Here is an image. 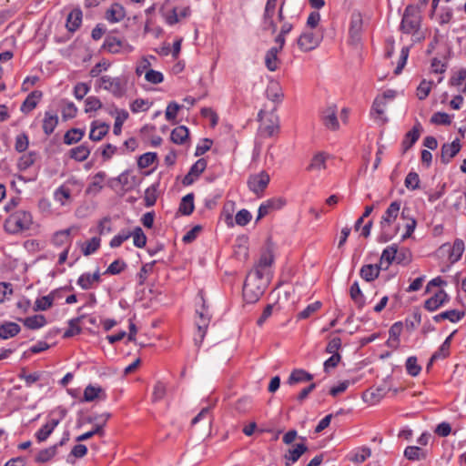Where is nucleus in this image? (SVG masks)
Listing matches in <instances>:
<instances>
[{
	"mask_svg": "<svg viewBox=\"0 0 466 466\" xmlns=\"http://www.w3.org/2000/svg\"><path fill=\"white\" fill-rule=\"evenodd\" d=\"M32 223L33 218L31 213L20 209L11 214L5 219L4 228L9 234H17L29 229Z\"/></svg>",
	"mask_w": 466,
	"mask_h": 466,
	"instance_id": "nucleus-1",
	"label": "nucleus"
},
{
	"mask_svg": "<svg viewBox=\"0 0 466 466\" xmlns=\"http://www.w3.org/2000/svg\"><path fill=\"white\" fill-rule=\"evenodd\" d=\"M266 284L263 279L248 273L243 286V299L247 303H255L264 294Z\"/></svg>",
	"mask_w": 466,
	"mask_h": 466,
	"instance_id": "nucleus-2",
	"label": "nucleus"
},
{
	"mask_svg": "<svg viewBox=\"0 0 466 466\" xmlns=\"http://www.w3.org/2000/svg\"><path fill=\"white\" fill-rule=\"evenodd\" d=\"M421 23V15L419 9L413 5H408L403 13L400 29L404 34H415L419 31Z\"/></svg>",
	"mask_w": 466,
	"mask_h": 466,
	"instance_id": "nucleus-3",
	"label": "nucleus"
},
{
	"mask_svg": "<svg viewBox=\"0 0 466 466\" xmlns=\"http://www.w3.org/2000/svg\"><path fill=\"white\" fill-rule=\"evenodd\" d=\"M101 50H105L112 55L129 54L133 52L134 46L126 39L119 38L110 32L106 35Z\"/></svg>",
	"mask_w": 466,
	"mask_h": 466,
	"instance_id": "nucleus-4",
	"label": "nucleus"
},
{
	"mask_svg": "<svg viewBox=\"0 0 466 466\" xmlns=\"http://www.w3.org/2000/svg\"><path fill=\"white\" fill-rule=\"evenodd\" d=\"M100 86L110 92L115 97L120 98L127 92V79L123 77H112L110 76H103L99 79Z\"/></svg>",
	"mask_w": 466,
	"mask_h": 466,
	"instance_id": "nucleus-5",
	"label": "nucleus"
},
{
	"mask_svg": "<svg viewBox=\"0 0 466 466\" xmlns=\"http://www.w3.org/2000/svg\"><path fill=\"white\" fill-rule=\"evenodd\" d=\"M322 40L320 34L307 30L298 38L297 44L302 52H309L319 46Z\"/></svg>",
	"mask_w": 466,
	"mask_h": 466,
	"instance_id": "nucleus-6",
	"label": "nucleus"
},
{
	"mask_svg": "<svg viewBox=\"0 0 466 466\" xmlns=\"http://www.w3.org/2000/svg\"><path fill=\"white\" fill-rule=\"evenodd\" d=\"M270 181L269 175L266 171L253 174L248 177V187L257 196L262 195Z\"/></svg>",
	"mask_w": 466,
	"mask_h": 466,
	"instance_id": "nucleus-7",
	"label": "nucleus"
},
{
	"mask_svg": "<svg viewBox=\"0 0 466 466\" xmlns=\"http://www.w3.org/2000/svg\"><path fill=\"white\" fill-rule=\"evenodd\" d=\"M273 261V251L271 248L268 247L265 250L262 251L258 263L249 273L255 274V276L258 279H264L265 269L270 267Z\"/></svg>",
	"mask_w": 466,
	"mask_h": 466,
	"instance_id": "nucleus-8",
	"label": "nucleus"
},
{
	"mask_svg": "<svg viewBox=\"0 0 466 466\" xmlns=\"http://www.w3.org/2000/svg\"><path fill=\"white\" fill-rule=\"evenodd\" d=\"M363 20L361 14L360 12H353L350 16V38L351 43L357 44L360 40V35L362 32Z\"/></svg>",
	"mask_w": 466,
	"mask_h": 466,
	"instance_id": "nucleus-9",
	"label": "nucleus"
},
{
	"mask_svg": "<svg viewBox=\"0 0 466 466\" xmlns=\"http://www.w3.org/2000/svg\"><path fill=\"white\" fill-rule=\"evenodd\" d=\"M337 110V106L331 105L323 109L320 114L323 125L330 130H337L339 127Z\"/></svg>",
	"mask_w": 466,
	"mask_h": 466,
	"instance_id": "nucleus-10",
	"label": "nucleus"
},
{
	"mask_svg": "<svg viewBox=\"0 0 466 466\" xmlns=\"http://www.w3.org/2000/svg\"><path fill=\"white\" fill-rule=\"evenodd\" d=\"M207 165L208 163L205 158H199L198 161H196L189 168L187 174L184 177L182 184L184 186L192 185L196 179L205 171Z\"/></svg>",
	"mask_w": 466,
	"mask_h": 466,
	"instance_id": "nucleus-11",
	"label": "nucleus"
},
{
	"mask_svg": "<svg viewBox=\"0 0 466 466\" xmlns=\"http://www.w3.org/2000/svg\"><path fill=\"white\" fill-rule=\"evenodd\" d=\"M461 145L460 139L456 138L451 143H444L441 148V161L442 164H449L451 160L460 152Z\"/></svg>",
	"mask_w": 466,
	"mask_h": 466,
	"instance_id": "nucleus-12",
	"label": "nucleus"
},
{
	"mask_svg": "<svg viewBox=\"0 0 466 466\" xmlns=\"http://www.w3.org/2000/svg\"><path fill=\"white\" fill-rule=\"evenodd\" d=\"M285 204L286 201L281 198H274L268 199L259 206L258 210L257 221L269 214L272 210L280 209L282 207L285 206Z\"/></svg>",
	"mask_w": 466,
	"mask_h": 466,
	"instance_id": "nucleus-13",
	"label": "nucleus"
},
{
	"mask_svg": "<svg viewBox=\"0 0 466 466\" xmlns=\"http://www.w3.org/2000/svg\"><path fill=\"white\" fill-rule=\"evenodd\" d=\"M400 208V201H393L390 203V205L386 209L385 213L383 214L381 220H380V228H390L391 223H393L396 218L399 216Z\"/></svg>",
	"mask_w": 466,
	"mask_h": 466,
	"instance_id": "nucleus-14",
	"label": "nucleus"
},
{
	"mask_svg": "<svg viewBox=\"0 0 466 466\" xmlns=\"http://www.w3.org/2000/svg\"><path fill=\"white\" fill-rule=\"evenodd\" d=\"M449 300V296L443 289H439L433 296L426 299L424 308L429 311H435Z\"/></svg>",
	"mask_w": 466,
	"mask_h": 466,
	"instance_id": "nucleus-15",
	"label": "nucleus"
},
{
	"mask_svg": "<svg viewBox=\"0 0 466 466\" xmlns=\"http://www.w3.org/2000/svg\"><path fill=\"white\" fill-rule=\"evenodd\" d=\"M421 131V126L420 123L413 126V127L406 133L402 143V154H405L412 146L419 140Z\"/></svg>",
	"mask_w": 466,
	"mask_h": 466,
	"instance_id": "nucleus-16",
	"label": "nucleus"
},
{
	"mask_svg": "<svg viewBox=\"0 0 466 466\" xmlns=\"http://www.w3.org/2000/svg\"><path fill=\"white\" fill-rule=\"evenodd\" d=\"M101 281V274L99 269H97L93 274L84 273L79 276L76 283L77 285L84 290H87L94 288L95 283H99Z\"/></svg>",
	"mask_w": 466,
	"mask_h": 466,
	"instance_id": "nucleus-17",
	"label": "nucleus"
},
{
	"mask_svg": "<svg viewBox=\"0 0 466 466\" xmlns=\"http://www.w3.org/2000/svg\"><path fill=\"white\" fill-rule=\"evenodd\" d=\"M106 394L104 389L100 386H94L89 384L86 387L83 394V400L86 402L94 401L96 399L105 400Z\"/></svg>",
	"mask_w": 466,
	"mask_h": 466,
	"instance_id": "nucleus-18",
	"label": "nucleus"
},
{
	"mask_svg": "<svg viewBox=\"0 0 466 466\" xmlns=\"http://www.w3.org/2000/svg\"><path fill=\"white\" fill-rule=\"evenodd\" d=\"M43 94L39 90L32 91L25 99L21 106V111L25 114H28L35 109L39 103Z\"/></svg>",
	"mask_w": 466,
	"mask_h": 466,
	"instance_id": "nucleus-19",
	"label": "nucleus"
},
{
	"mask_svg": "<svg viewBox=\"0 0 466 466\" xmlns=\"http://www.w3.org/2000/svg\"><path fill=\"white\" fill-rule=\"evenodd\" d=\"M82 17H83V13L80 8L73 9L67 15L66 25L67 30L71 33L76 32L80 27V25L82 24Z\"/></svg>",
	"mask_w": 466,
	"mask_h": 466,
	"instance_id": "nucleus-20",
	"label": "nucleus"
},
{
	"mask_svg": "<svg viewBox=\"0 0 466 466\" xmlns=\"http://www.w3.org/2000/svg\"><path fill=\"white\" fill-rule=\"evenodd\" d=\"M125 16V8L118 3H114L106 12V19L110 23L120 22Z\"/></svg>",
	"mask_w": 466,
	"mask_h": 466,
	"instance_id": "nucleus-21",
	"label": "nucleus"
},
{
	"mask_svg": "<svg viewBox=\"0 0 466 466\" xmlns=\"http://www.w3.org/2000/svg\"><path fill=\"white\" fill-rule=\"evenodd\" d=\"M380 269L381 266L380 264H367L362 266L360 275L364 280L370 282L379 277Z\"/></svg>",
	"mask_w": 466,
	"mask_h": 466,
	"instance_id": "nucleus-22",
	"label": "nucleus"
},
{
	"mask_svg": "<svg viewBox=\"0 0 466 466\" xmlns=\"http://www.w3.org/2000/svg\"><path fill=\"white\" fill-rule=\"evenodd\" d=\"M21 330L20 326L12 321H5L0 324V339H8L16 336Z\"/></svg>",
	"mask_w": 466,
	"mask_h": 466,
	"instance_id": "nucleus-23",
	"label": "nucleus"
},
{
	"mask_svg": "<svg viewBox=\"0 0 466 466\" xmlns=\"http://www.w3.org/2000/svg\"><path fill=\"white\" fill-rule=\"evenodd\" d=\"M59 420L52 419L43 425L36 432L35 438L38 442H43L51 435L56 427L58 425Z\"/></svg>",
	"mask_w": 466,
	"mask_h": 466,
	"instance_id": "nucleus-24",
	"label": "nucleus"
},
{
	"mask_svg": "<svg viewBox=\"0 0 466 466\" xmlns=\"http://www.w3.org/2000/svg\"><path fill=\"white\" fill-rule=\"evenodd\" d=\"M109 130V126L106 123H97L94 121L91 124L89 138L93 141H100Z\"/></svg>",
	"mask_w": 466,
	"mask_h": 466,
	"instance_id": "nucleus-25",
	"label": "nucleus"
},
{
	"mask_svg": "<svg viewBox=\"0 0 466 466\" xmlns=\"http://www.w3.org/2000/svg\"><path fill=\"white\" fill-rule=\"evenodd\" d=\"M464 311H461L458 309H450L433 316L432 319L435 322H441L444 319H448L452 323H456L464 317Z\"/></svg>",
	"mask_w": 466,
	"mask_h": 466,
	"instance_id": "nucleus-26",
	"label": "nucleus"
},
{
	"mask_svg": "<svg viewBox=\"0 0 466 466\" xmlns=\"http://www.w3.org/2000/svg\"><path fill=\"white\" fill-rule=\"evenodd\" d=\"M58 125V116L56 113L46 111L43 119V131L46 136L51 135Z\"/></svg>",
	"mask_w": 466,
	"mask_h": 466,
	"instance_id": "nucleus-27",
	"label": "nucleus"
},
{
	"mask_svg": "<svg viewBox=\"0 0 466 466\" xmlns=\"http://www.w3.org/2000/svg\"><path fill=\"white\" fill-rule=\"evenodd\" d=\"M308 451V447L304 443H298L293 449L289 450L285 454L286 466H290V462H296L300 456Z\"/></svg>",
	"mask_w": 466,
	"mask_h": 466,
	"instance_id": "nucleus-28",
	"label": "nucleus"
},
{
	"mask_svg": "<svg viewBox=\"0 0 466 466\" xmlns=\"http://www.w3.org/2000/svg\"><path fill=\"white\" fill-rule=\"evenodd\" d=\"M313 380V375L305 370L296 369L294 370L288 380L289 385H294L299 382L310 381Z\"/></svg>",
	"mask_w": 466,
	"mask_h": 466,
	"instance_id": "nucleus-29",
	"label": "nucleus"
},
{
	"mask_svg": "<svg viewBox=\"0 0 466 466\" xmlns=\"http://www.w3.org/2000/svg\"><path fill=\"white\" fill-rule=\"evenodd\" d=\"M280 51L277 48H269L265 56V66L268 68V70L274 72L279 68V65L280 63L278 54Z\"/></svg>",
	"mask_w": 466,
	"mask_h": 466,
	"instance_id": "nucleus-30",
	"label": "nucleus"
},
{
	"mask_svg": "<svg viewBox=\"0 0 466 466\" xmlns=\"http://www.w3.org/2000/svg\"><path fill=\"white\" fill-rule=\"evenodd\" d=\"M56 292V291L54 290L46 296L38 298L35 301L34 310L40 311V310H46V309H50L54 303Z\"/></svg>",
	"mask_w": 466,
	"mask_h": 466,
	"instance_id": "nucleus-31",
	"label": "nucleus"
},
{
	"mask_svg": "<svg viewBox=\"0 0 466 466\" xmlns=\"http://www.w3.org/2000/svg\"><path fill=\"white\" fill-rule=\"evenodd\" d=\"M386 107V102L383 98L376 97L371 106V115L376 116L381 121V124H385L388 119L383 116Z\"/></svg>",
	"mask_w": 466,
	"mask_h": 466,
	"instance_id": "nucleus-32",
	"label": "nucleus"
},
{
	"mask_svg": "<svg viewBox=\"0 0 466 466\" xmlns=\"http://www.w3.org/2000/svg\"><path fill=\"white\" fill-rule=\"evenodd\" d=\"M189 135L187 127L185 126H178L171 132L170 138L173 143L182 145L186 142Z\"/></svg>",
	"mask_w": 466,
	"mask_h": 466,
	"instance_id": "nucleus-33",
	"label": "nucleus"
},
{
	"mask_svg": "<svg viewBox=\"0 0 466 466\" xmlns=\"http://www.w3.org/2000/svg\"><path fill=\"white\" fill-rule=\"evenodd\" d=\"M404 456L409 461H421L426 459V451L418 446H408L404 451Z\"/></svg>",
	"mask_w": 466,
	"mask_h": 466,
	"instance_id": "nucleus-34",
	"label": "nucleus"
},
{
	"mask_svg": "<svg viewBox=\"0 0 466 466\" xmlns=\"http://www.w3.org/2000/svg\"><path fill=\"white\" fill-rule=\"evenodd\" d=\"M208 325L209 322H208L207 319H200L198 318L196 320L198 332L194 338V342L198 347H200L201 343L203 342Z\"/></svg>",
	"mask_w": 466,
	"mask_h": 466,
	"instance_id": "nucleus-35",
	"label": "nucleus"
},
{
	"mask_svg": "<svg viewBox=\"0 0 466 466\" xmlns=\"http://www.w3.org/2000/svg\"><path fill=\"white\" fill-rule=\"evenodd\" d=\"M194 194L189 193L182 198L178 210L185 216L190 215L194 211Z\"/></svg>",
	"mask_w": 466,
	"mask_h": 466,
	"instance_id": "nucleus-36",
	"label": "nucleus"
},
{
	"mask_svg": "<svg viewBox=\"0 0 466 466\" xmlns=\"http://www.w3.org/2000/svg\"><path fill=\"white\" fill-rule=\"evenodd\" d=\"M23 323L29 329H37L46 324V319L44 315H34L23 319Z\"/></svg>",
	"mask_w": 466,
	"mask_h": 466,
	"instance_id": "nucleus-37",
	"label": "nucleus"
},
{
	"mask_svg": "<svg viewBox=\"0 0 466 466\" xmlns=\"http://www.w3.org/2000/svg\"><path fill=\"white\" fill-rule=\"evenodd\" d=\"M397 252H398L397 245H392V246L387 247L382 251L379 264L382 267L383 262L386 261L387 265H386L385 268H387L389 267V265H390L396 259Z\"/></svg>",
	"mask_w": 466,
	"mask_h": 466,
	"instance_id": "nucleus-38",
	"label": "nucleus"
},
{
	"mask_svg": "<svg viewBox=\"0 0 466 466\" xmlns=\"http://www.w3.org/2000/svg\"><path fill=\"white\" fill-rule=\"evenodd\" d=\"M464 251V242L461 239H456L451 248L449 259L451 263L457 262Z\"/></svg>",
	"mask_w": 466,
	"mask_h": 466,
	"instance_id": "nucleus-39",
	"label": "nucleus"
},
{
	"mask_svg": "<svg viewBox=\"0 0 466 466\" xmlns=\"http://www.w3.org/2000/svg\"><path fill=\"white\" fill-rule=\"evenodd\" d=\"M116 116L115 118L113 133L116 136H118L121 134L122 126H123L124 122L128 118L129 114L125 109H116Z\"/></svg>",
	"mask_w": 466,
	"mask_h": 466,
	"instance_id": "nucleus-40",
	"label": "nucleus"
},
{
	"mask_svg": "<svg viewBox=\"0 0 466 466\" xmlns=\"http://www.w3.org/2000/svg\"><path fill=\"white\" fill-rule=\"evenodd\" d=\"M90 154L89 147L83 144L78 147H76L70 150V157L76 161H84L86 160Z\"/></svg>",
	"mask_w": 466,
	"mask_h": 466,
	"instance_id": "nucleus-41",
	"label": "nucleus"
},
{
	"mask_svg": "<svg viewBox=\"0 0 466 466\" xmlns=\"http://www.w3.org/2000/svg\"><path fill=\"white\" fill-rule=\"evenodd\" d=\"M85 132L79 128H71L64 136V143L66 145H72L77 143L84 137Z\"/></svg>",
	"mask_w": 466,
	"mask_h": 466,
	"instance_id": "nucleus-42",
	"label": "nucleus"
},
{
	"mask_svg": "<svg viewBox=\"0 0 466 466\" xmlns=\"http://www.w3.org/2000/svg\"><path fill=\"white\" fill-rule=\"evenodd\" d=\"M57 452L56 446L53 445L46 449L41 450L36 455L35 461L38 463H45L49 461Z\"/></svg>",
	"mask_w": 466,
	"mask_h": 466,
	"instance_id": "nucleus-43",
	"label": "nucleus"
},
{
	"mask_svg": "<svg viewBox=\"0 0 466 466\" xmlns=\"http://www.w3.org/2000/svg\"><path fill=\"white\" fill-rule=\"evenodd\" d=\"M350 294L351 299L358 305V307L360 309L363 308L365 299L357 281L351 285Z\"/></svg>",
	"mask_w": 466,
	"mask_h": 466,
	"instance_id": "nucleus-44",
	"label": "nucleus"
},
{
	"mask_svg": "<svg viewBox=\"0 0 466 466\" xmlns=\"http://www.w3.org/2000/svg\"><path fill=\"white\" fill-rule=\"evenodd\" d=\"M326 159L327 157L324 153H318L316 154L312 159L309 167H307V170H321L326 168Z\"/></svg>",
	"mask_w": 466,
	"mask_h": 466,
	"instance_id": "nucleus-45",
	"label": "nucleus"
},
{
	"mask_svg": "<svg viewBox=\"0 0 466 466\" xmlns=\"http://www.w3.org/2000/svg\"><path fill=\"white\" fill-rule=\"evenodd\" d=\"M405 367L407 373L412 377L418 376L421 371V366L418 364V360L415 356H410L407 359Z\"/></svg>",
	"mask_w": 466,
	"mask_h": 466,
	"instance_id": "nucleus-46",
	"label": "nucleus"
},
{
	"mask_svg": "<svg viewBox=\"0 0 466 466\" xmlns=\"http://www.w3.org/2000/svg\"><path fill=\"white\" fill-rule=\"evenodd\" d=\"M127 263L122 259L114 260L104 272L105 275H118L127 268Z\"/></svg>",
	"mask_w": 466,
	"mask_h": 466,
	"instance_id": "nucleus-47",
	"label": "nucleus"
},
{
	"mask_svg": "<svg viewBox=\"0 0 466 466\" xmlns=\"http://www.w3.org/2000/svg\"><path fill=\"white\" fill-rule=\"evenodd\" d=\"M36 154L35 152H29L28 154L23 155L17 163L18 169L21 171L26 170L32 165H34Z\"/></svg>",
	"mask_w": 466,
	"mask_h": 466,
	"instance_id": "nucleus-48",
	"label": "nucleus"
},
{
	"mask_svg": "<svg viewBox=\"0 0 466 466\" xmlns=\"http://www.w3.org/2000/svg\"><path fill=\"white\" fill-rule=\"evenodd\" d=\"M157 186H158V184L152 185L151 187H149L146 189L145 196H144V201H145V206L147 208L152 207L156 204L157 198Z\"/></svg>",
	"mask_w": 466,
	"mask_h": 466,
	"instance_id": "nucleus-49",
	"label": "nucleus"
},
{
	"mask_svg": "<svg viewBox=\"0 0 466 466\" xmlns=\"http://www.w3.org/2000/svg\"><path fill=\"white\" fill-rule=\"evenodd\" d=\"M116 180L123 187H127V189H130L138 184L137 177L136 176H132L131 177H128V171L121 173L116 177Z\"/></svg>",
	"mask_w": 466,
	"mask_h": 466,
	"instance_id": "nucleus-50",
	"label": "nucleus"
},
{
	"mask_svg": "<svg viewBox=\"0 0 466 466\" xmlns=\"http://www.w3.org/2000/svg\"><path fill=\"white\" fill-rule=\"evenodd\" d=\"M83 317L72 319L68 321V329L64 333V338H71L81 332V328L78 323Z\"/></svg>",
	"mask_w": 466,
	"mask_h": 466,
	"instance_id": "nucleus-51",
	"label": "nucleus"
},
{
	"mask_svg": "<svg viewBox=\"0 0 466 466\" xmlns=\"http://www.w3.org/2000/svg\"><path fill=\"white\" fill-rule=\"evenodd\" d=\"M131 237H133L134 245L137 248H144L147 244V236L143 232L140 227L135 228L134 231L131 232Z\"/></svg>",
	"mask_w": 466,
	"mask_h": 466,
	"instance_id": "nucleus-52",
	"label": "nucleus"
},
{
	"mask_svg": "<svg viewBox=\"0 0 466 466\" xmlns=\"http://www.w3.org/2000/svg\"><path fill=\"white\" fill-rule=\"evenodd\" d=\"M100 247V238L97 237L92 238L82 247V253L85 256H89L95 253Z\"/></svg>",
	"mask_w": 466,
	"mask_h": 466,
	"instance_id": "nucleus-53",
	"label": "nucleus"
},
{
	"mask_svg": "<svg viewBox=\"0 0 466 466\" xmlns=\"http://www.w3.org/2000/svg\"><path fill=\"white\" fill-rule=\"evenodd\" d=\"M104 433V424H96L93 430L77 436L76 440V441H85L92 438L94 435L97 434L103 436Z\"/></svg>",
	"mask_w": 466,
	"mask_h": 466,
	"instance_id": "nucleus-54",
	"label": "nucleus"
},
{
	"mask_svg": "<svg viewBox=\"0 0 466 466\" xmlns=\"http://www.w3.org/2000/svg\"><path fill=\"white\" fill-rule=\"evenodd\" d=\"M432 81L422 80L417 87V96L420 100H424L430 94L432 86Z\"/></svg>",
	"mask_w": 466,
	"mask_h": 466,
	"instance_id": "nucleus-55",
	"label": "nucleus"
},
{
	"mask_svg": "<svg viewBox=\"0 0 466 466\" xmlns=\"http://www.w3.org/2000/svg\"><path fill=\"white\" fill-rule=\"evenodd\" d=\"M157 153L147 152L141 155L137 160V166L139 168H146L152 165L157 159Z\"/></svg>",
	"mask_w": 466,
	"mask_h": 466,
	"instance_id": "nucleus-56",
	"label": "nucleus"
},
{
	"mask_svg": "<svg viewBox=\"0 0 466 466\" xmlns=\"http://www.w3.org/2000/svg\"><path fill=\"white\" fill-rule=\"evenodd\" d=\"M420 177L418 173L410 171L405 178L404 184L408 189L415 190L420 187Z\"/></svg>",
	"mask_w": 466,
	"mask_h": 466,
	"instance_id": "nucleus-57",
	"label": "nucleus"
},
{
	"mask_svg": "<svg viewBox=\"0 0 466 466\" xmlns=\"http://www.w3.org/2000/svg\"><path fill=\"white\" fill-rule=\"evenodd\" d=\"M71 198V190L65 187L61 186L55 191V198L56 201L60 202L61 205H66V201Z\"/></svg>",
	"mask_w": 466,
	"mask_h": 466,
	"instance_id": "nucleus-58",
	"label": "nucleus"
},
{
	"mask_svg": "<svg viewBox=\"0 0 466 466\" xmlns=\"http://www.w3.org/2000/svg\"><path fill=\"white\" fill-rule=\"evenodd\" d=\"M431 122L435 125L449 126L451 123V117L445 112H436L431 116Z\"/></svg>",
	"mask_w": 466,
	"mask_h": 466,
	"instance_id": "nucleus-59",
	"label": "nucleus"
},
{
	"mask_svg": "<svg viewBox=\"0 0 466 466\" xmlns=\"http://www.w3.org/2000/svg\"><path fill=\"white\" fill-rule=\"evenodd\" d=\"M321 308V302L315 301L308 305L302 311L298 314V319H305L309 318L313 313L318 311Z\"/></svg>",
	"mask_w": 466,
	"mask_h": 466,
	"instance_id": "nucleus-60",
	"label": "nucleus"
},
{
	"mask_svg": "<svg viewBox=\"0 0 466 466\" xmlns=\"http://www.w3.org/2000/svg\"><path fill=\"white\" fill-rule=\"evenodd\" d=\"M180 107H181V106L178 105L177 102H175V101L170 102L167 105L166 112H165L166 119L169 122L174 123Z\"/></svg>",
	"mask_w": 466,
	"mask_h": 466,
	"instance_id": "nucleus-61",
	"label": "nucleus"
},
{
	"mask_svg": "<svg viewBox=\"0 0 466 466\" xmlns=\"http://www.w3.org/2000/svg\"><path fill=\"white\" fill-rule=\"evenodd\" d=\"M466 82V68H461L457 72H455L449 80V85L451 86H460L462 82Z\"/></svg>",
	"mask_w": 466,
	"mask_h": 466,
	"instance_id": "nucleus-62",
	"label": "nucleus"
},
{
	"mask_svg": "<svg viewBox=\"0 0 466 466\" xmlns=\"http://www.w3.org/2000/svg\"><path fill=\"white\" fill-rule=\"evenodd\" d=\"M77 114V107L73 102H66L62 108V117L64 120L72 119Z\"/></svg>",
	"mask_w": 466,
	"mask_h": 466,
	"instance_id": "nucleus-63",
	"label": "nucleus"
},
{
	"mask_svg": "<svg viewBox=\"0 0 466 466\" xmlns=\"http://www.w3.org/2000/svg\"><path fill=\"white\" fill-rule=\"evenodd\" d=\"M167 392L166 386L163 382L157 381L153 390L152 401L157 402L164 399Z\"/></svg>",
	"mask_w": 466,
	"mask_h": 466,
	"instance_id": "nucleus-64",
	"label": "nucleus"
}]
</instances>
